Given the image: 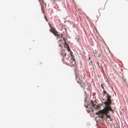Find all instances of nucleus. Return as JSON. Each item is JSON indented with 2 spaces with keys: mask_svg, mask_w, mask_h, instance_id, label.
<instances>
[{
  "mask_svg": "<svg viewBox=\"0 0 128 128\" xmlns=\"http://www.w3.org/2000/svg\"><path fill=\"white\" fill-rule=\"evenodd\" d=\"M105 105L104 108L102 110L104 111L105 113L108 112V110H111V111H113V110L112 108L110 105L111 104V102L106 101L103 102Z\"/></svg>",
  "mask_w": 128,
  "mask_h": 128,
  "instance_id": "obj_1",
  "label": "nucleus"
},
{
  "mask_svg": "<svg viewBox=\"0 0 128 128\" xmlns=\"http://www.w3.org/2000/svg\"><path fill=\"white\" fill-rule=\"evenodd\" d=\"M111 110H108L107 112H105L103 110H100L99 112L96 113V114H98V115H100V118H104L103 114H105L107 118H110V115L108 114V113Z\"/></svg>",
  "mask_w": 128,
  "mask_h": 128,
  "instance_id": "obj_2",
  "label": "nucleus"
},
{
  "mask_svg": "<svg viewBox=\"0 0 128 128\" xmlns=\"http://www.w3.org/2000/svg\"><path fill=\"white\" fill-rule=\"evenodd\" d=\"M102 105V104H99L97 105L94 104L92 106L93 108H94L96 109H100L101 108L100 106Z\"/></svg>",
  "mask_w": 128,
  "mask_h": 128,
  "instance_id": "obj_3",
  "label": "nucleus"
},
{
  "mask_svg": "<svg viewBox=\"0 0 128 128\" xmlns=\"http://www.w3.org/2000/svg\"><path fill=\"white\" fill-rule=\"evenodd\" d=\"M106 94L107 95V101L111 102V100L110 99L111 96L109 95V94Z\"/></svg>",
  "mask_w": 128,
  "mask_h": 128,
  "instance_id": "obj_4",
  "label": "nucleus"
},
{
  "mask_svg": "<svg viewBox=\"0 0 128 128\" xmlns=\"http://www.w3.org/2000/svg\"><path fill=\"white\" fill-rule=\"evenodd\" d=\"M76 80H77L78 83L80 84L82 82V81L80 80V78H79L78 77H77L76 75Z\"/></svg>",
  "mask_w": 128,
  "mask_h": 128,
  "instance_id": "obj_5",
  "label": "nucleus"
},
{
  "mask_svg": "<svg viewBox=\"0 0 128 128\" xmlns=\"http://www.w3.org/2000/svg\"><path fill=\"white\" fill-rule=\"evenodd\" d=\"M86 84V83H83L82 82L80 84V85L81 86L83 87L84 88H85Z\"/></svg>",
  "mask_w": 128,
  "mask_h": 128,
  "instance_id": "obj_6",
  "label": "nucleus"
},
{
  "mask_svg": "<svg viewBox=\"0 0 128 128\" xmlns=\"http://www.w3.org/2000/svg\"><path fill=\"white\" fill-rule=\"evenodd\" d=\"M51 29H50L49 30L50 32L53 33L54 32H55L56 31L55 29H54L52 27V28H51Z\"/></svg>",
  "mask_w": 128,
  "mask_h": 128,
  "instance_id": "obj_7",
  "label": "nucleus"
},
{
  "mask_svg": "<svg viewBox=\"0 0 128 128\" xmlns=\"http://www.w3.org/2000/svg\"><path fill=\"white\" fill-rule=\"evenodd\" d=\"M61 54L62 56H65L66 54V53L65 51H63V52H61Z\"/></svg>",
  "mask_w": 128,
  "mask_h": 128,
  "instance_id": "obj_8",
  "label": "nucleus"
},
{
  "mask_svg": "<svg viewBox=\"0 0 128 128\" xmlns=\"http://www.w3.org/2000/svg\"><path fill=\"white\" fill-rule=\"evenodd\" d=\"M44 15V18H45L46 21V22H48V20L46 18V16L44 14V12H42Z\"/></svg>",
  "mask_w": 128,
  "mask_h": 128,
  "instance_id": "obj_9",
  "label": "nucleus"
},
{
  "mask_svg": "<svg viewBox=\"0 0 128 128\" xmlns=\"http://www.w3.org/2000/svg\"><path fill=\"white\" fill-rule=\"evenodd\" d=\"M56 36L58 34V32L56 31L55 32H54V33H53Z\"/></svg>",
  "mask_w": 128,
  "mask_h": 128,
  "instance_id": "obj_10",
  "label": "nucleus"
},
{
  "mask_svg": "<svg viewBox=\"0 0 128 128\" xmlns=\"http://www.w3.org/2000/svg\"><path fill=\"white\" fill-rule=\"evenodd\" d=\"M90 110L92 112H94V110H93V108L91 107L90 108Z\"/></svg>",
  "mask_w": 128,
  "mask_h": 128,
  "instance_id": "obj_11",
  "label": "nucleus"
},
{
  "mask_svg": "<svg viewBox=\"0 0 128 128\" xmlns=\"http://www.w3.org/2000/svg\"><path fill=\"white\" fill-rule=\"evenodd\" d=\"M66 48L67 50L68 51H70V48L68 46V47Z\"/></svg>",
  "mask_w": 128,
  "mask_h": 128,
  "instance_id": "obj_12",
  "label": "nucleus"
},
{
  "mask_svg": "<svg viewBox=\"0 0 128 128\" xmlns=\"http://www.w3.org/2000/svg\"><path fill=\"white\" fill-rule=\"evenodd\" d=\"M57 38V39H58V38H60V35L59 34H58L56 36Z\"/></svg>",
  "mask_w": 128,
  "mask_h": 128,
  "instance_id": "obj_13",
  "label": "nucleus"
},
{
  "mask_svg": "<svg viewBox=\"0 0 128 128\" xmlns=\"http://www.w3.org/2000/svg\"><path fill=\"white\" fill-rule=\"evenodd\" d=\"M90 102L92 106V105H94V104L93 103V100H91L90 101Z\"/></svg>",
  "mask_w": 128,
  "mask_h": 128,
  "instance_id": "obj_14",
  "label": "nucleus"
},
{
  "mask_svg": "<svg viewBox=\"0 0 128 128\" xmlns=\"http://www.w3.org/2000/svg\"><path fill=\"white\" fill-rule=\"evenodd\" d=\"M48 24L50 27L51 28H52V27L51 26L50 24V22H48Z\"/></svg>",
  "mask_w": 128,
  "mask_h": 128,
  "instance_id": "obj_15",
  "label": "nucleus"
},
{
  "mask_svg": "<svg viewBox=\"0 0 128 128\" xmlns=\"http://www.w3.org/2000/svg\"><path fill=\"white\" fill-rule=\"evenodd\" d=\"M40 4L41 5V9H42V10H43V8L42 7V4Z\"/></svg>",
  "mask_w": 128,
  "mask_h": 128,
  "instance_id": "obj_16",
  "label": "nucleus"
},
{
  "mask_svg": "<svg viewBox=\"0 0 128 128\" xmlns=\"http://www.w3.org/2000/svg\"><path fill=\"white\" fill-rule=\"evenodd\" d=\"M104 94H106V91H104V92H103Z\"/></svg>",
  "mask_w": 128,
  "mask_h": 128,
  "instance_id": "obj_17",
  "label": "nucleus"
},
{
  "mask_svg": "<svg viewBox=\"0 0 128 128\" xmlns=\"http://www.w3.org/2000/svg\"><path fill=\"white\" fill-rule=\"evenodd\" d=\"M103 84H102V85H101V87H102V88H103L104 89V87H103Z\"/></svg>",
  "mask_w": 128,
  "mask_h": 128,
  "instance_id": "obj_18",
  "label": "nucleus"
},
{
  "mask_svg": "<svg viewBox=\"0 0 128 128\" xmlns=\"http://www.w3.org/2000/svg\"><path fill=\"white\" fill-rule=\"evenodd\" d=\"M110 119V121H112V118H110H110H109Z\"/></svg>",
  "mask_w": 128,
  "mask_h": 128,
  "instance_id": "obj_19",
  "label": "nucleus"
},
{
  "mask_svg": "<svg viewBox=\"0 0 128 128\" xmlns=\"http://www.w3.org/2000/svg\"><path fill=\"white\" fill-rule=\"evenodd\" d=\"M59 46L60 47H61L62 46V45L61 44H59Z\"/></svg>",
  "mask_w": 128,
  "mask_h": 128,
  "instance_id": "obj_20",
  "label": "nucleus"
},
{
  "mask_svg": "<svg viewBox=\"0 0 128 128\" xmlns=\"http://www.w3.org/2000/svg\"><path fill=\"white\" fill-rule=\"evenodd\" d=\"M62 40H58V42H60Z\"/></svg>",
  "mask_w": 128,
  "mask_h": 128,
  "instance_id": "obj_21",
  "label": "nucleus"
},
{
  "mask_svg": "<svg viewBox=\"0 0 128 128\" xmlns=\"http://www.w3.org/2000/svg\"><path fill=\"white\" fill-rule=\"evenodd\" d=\"M73 60H74V64H75V60H74V59L73 58Z\"/></svg>",
  "mask_w": 128,
  "mask_h": 128,
  "instance_id": "obj_22",
  "label": "nucleus"
},
{
  "mask_svg": "<svg viewBox=\"0 0 128 128\" xmlns=\"http://www.w3.org/2000/svg\"><path fill=\"white\" fill-rule=\"evenodd\" d=\"M70 55H71V56H72V54H71V53H70Z\"/></svg>",
  "mask_w": 128,
  "mask_h": 128,
  "instance_id": "obj_23",
  "label": "nucleus"
},
{
  "mask_svg": "<svg viewBox=\"0 0 128 128\" xmlns=\"http://www.w3.org/2000/svg\"><path fill=\"white\" fill-rule=\"evenodd\" d=\"M85 107L86 108H87V107H88V106H85Z\"/></svg>",
  "mask_w": 128,
  "mask_h": 128,
  "instance_id": "obj_24",
  "label": "nucleus"
},
{
  "mask_svg": "<svg viewBox=\"0 0 128 128\" xmlns=\"http://www.w3.org/2000/svg\"><path fill=\"white\" fill-rule=\"evenodd\" d=\"M63 40H65L64 38H63Z\"/></svg>",
  "mask_w": 128,
  "mask_h": 128,
  "instance_id": "obj_25",
  "label": "nucleus"
},
{
  "mask_svg": "<svg viewBox=\"0 0 128 128\" xmlns=\"http://www.w3.org/2000/svg\"><path fill=\"white\" fill-rule=\"evenodd\" d=\"M62 37V35L61 36L60 38H61Z\"/></svg>",
  "mask_w": 128,
  "mask_h": 128,
  "instance_id": "obj_26",
  "label": "nucleus"
},
{
  "mask_svg": "<svg viewBox=\"0 0 128 128\" xmlns=\"http://www.w3.org/2000/svg\"><path fill=\"white\" fill-rule=\"evenodd\" d=\"M90 57H89V60H90Z\"/></svg>",
  "mask_w": 128,
  "mask_h": 128,
  "instance_id": "obj_27",
  "label": "nucleus"
}]
</instances>
